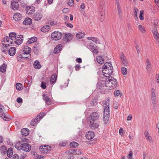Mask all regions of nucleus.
Masks as SVG:
<instances>
[{
  "mask_svg": "<svg viewBox=\"0 0 159 159\" xmlns=\"http://www.w3.org/2000/svg\"><path fill=\"white\" fill-rule=\"evenodd\" d=\"M106 80H101L99 79L97 84V88L101 89L104 86L107 89H111L116 88L117 84L116 80L112 77H107Z\"/></svg>",
  "mask_w": 159,
  "mask_h": 159,
  "instance_id": "f257e3e1",
  "label": "nucleus"
},
{
  "mask_svg": "<svg viewBox=\"0 0 159 159\" xmlns=\"http://www.w3.org/2000/svg\"><path fill=\"white\" fill-rule=\"evenodd\" d=\"M23 35H18L15 39V43L17 45L21 44L23 42Z\"/></svg>",
  "mask_w": 159,
  "mask_h": 159,
  "instance_id": "1a4fd4ad",
  "label": "nucleus"
},
{
  "mask_svg": "<svg viewBox=\"0 0 159 159\" xmlns=\"http://www.w3.org/2000/svg\"><path fill=\"white\" fill-rule=\"evenodd\" d=\"M7 65L5 63H3L0 66V71L2 73L5 72L6 71Z\"/></svg>",
  "mask_w": 159,
  "mask_h": 159,
  "instance_id": "58836bf2",
  "label": "nucleus"
},
{
  "mask_svg": "<svg viewBox=\"0 0 159 159\" xmlns=\"http://www.w3.org/2000/svg\"><path fill=\"white\" fill-rule=\"evenodd\" d=\"M43 17V15L40 11H37L33 15V17L35 21L40 20Z\"/></svg>",
  "mask_w": 159,
  "mask_h": 159,
  "instance_id": "9b49d317",
  "label": "nucleus"
},
{
  "mask_svg": "<svg viewBox=\"0 0 159 159\" xmlns=\"http://www.w3.org/2000/svg\"><path fill=\"white\" fill-rule=\"evenodd\" d=\"M113 72V67L111 63L109 62L105 63L102 68V72L104 76L106 77H109Z\"/></svg>",
  "mask_w": 159,
  "mask_h": 159,
  "instance_id": "7ed1b4c3",
  "label": "nucleus"
},
{
  "mask_svg": "<svg viewBox=\"0 0 159 159\" xmlns=\"http://www.w3.org/2000/svg\"><path fill=\"white\" fill-rule=\"evenodd\" d=\"M16 101L19 103H21L23 102V100L20 97H18L16 99Z\"/></svg>",
  "mask_w": 159,
  "mask_h": 159,
  "instance_id": "0e129e2a",
  "label": "nucleus"
},
{
  "mask_svg": "<svg viewBox=\"0 0 159 159\" xmlns=\"http://www.w3.org/2000/svg\"><path fill=\"white\" fill-rule=\"evenodd\" d=\"M4 39H5L6 41L8 43H10L9 44L11 45L13 44V39L10 38L8 36L4 37Z\"/></svg>",
  "mask_w": 159,
  "mask_h": 159,
  "instance_id": "49530a36",
  "label": "nucleus"
},
{
  "mask_svg": "<svg viewBox=\"0 0 159 159\" xmlns=\"http://www.w3.org/2000/svg\"><path fill=\"white\" fill-rule=\"evenodd\" d=\"M133 152L132 151L129 152V153L128 155V158L129 159H131L132 157Z\"/></svg>",
  "mask_w": 159,
  "mask_h": 159,
  "instance_id": "338daca9",
  "label": "nucleus"
},
{
  "mask_svg": "<svg viewBox=\"0 0 159 159\" xmlns=\"http://www.w3.org/2000/svg\"><path fill=\"white\" fill-rule=\"evenodd\" d=\"M156 90L154 88L151 89V99L152 102L153 104H155L157 102V97L156 94Z\"/></svg>",
  "mask_w": 159,
  "mask_h": 159,
  "instance_id": "6e6552de",
  "label": "nucleus"
},
{
  "mask_svg": "<svg viewBox=\"0 0 159 159\" xmlns=\"http://www.w3.org/2000/svg\"><path fill=\"white\" fill-rule=\"evenodd\" d=\"M154 37L157 43L159 44V34L156 28H154L152 30Z\"/></svg>",
  "mask_w": 159,
  "mask_h": 159,
  "instance_id": "6ab92c4d",
  "label": "nucleus"
},
{
  "mask_svg": "<svg viewBox=\"0 0 159 159\" xmlns=\"http://www.w3.org/2000/svg\"><path fill=\"white\" fill-rule=\"evenodd\" d=\"M134 17L135 19H138V17L137 15V13L139 11V10L136 7H134L133 10Z\"/></svg>",
  "mask_w": 159,
  "mask_h": 159,
  "instance_id": "de8ad7c7",
  "label": "nucleus"
},
{
  "mask_svg": "<svg viewBox=\"0 0 159 159\" xmlns=\"http://www.w3.org/2000/svg\"><path fill=\"white\" fill-rule=\"evenodd\" d=\"M78 143L75 142L70 143V148H71V147L72 148H76L78 147Z\"/></svg>",
  "mask_w": 159,
  "mask_h": 159,
  "instance_id": "603ef678",
  "label": "nucleus"
},
{
  "mask_svg": "<svg viewBox=\"0 0 159 159\" xmlns=\"http://www.w3.org/2000/svg\"><path fill=\"white\" fill-rule=\"evenodd\" d=\"M109 100L108 99L106 100H104L102 101V103L103 104L104 107H105V106H109Z\"/></svg>",
  "mask_w": 159,
  "mask_h": 159,
  "instance_id": "6e6d98bb",
  "label": "nucleus"
},
{
  "mask_svg": "<svg viewBox=\"0 0 159 159\" xmlns=\"http://www.w3.org/2000/svg\"><path fill=\"white\" fill-rule=\"evenodd\" d=\"M57 75L56 74L53 73L51 76L50 82L51 84H54L57 81Z\"/></svg>",
  "mask_w": 159,
  "mask_h": 159,
  "instance_id": "dca6fc26",
  "label": "nucleus"
},
{
  "mask_svg": "<svg viewBox=\"0 0 159 159\" xmlns=\"http://www.w3.org/2000/svg\"><path fill=\"white\" fill-rule=\"evenodd\" d=\"M100 7L99 9V16H101L100 19L101 21L103 22L104 20V16L105 14V7L104 3L103 2H100L99 4Z\"/></svg>",
  "mask_w": 159,
  "mask_h": 159,
  "instance_id": "20e7f679",
  "label": "nucleus"
},
{
  "mask_svg": "<svg viewBox=\"0 0 159 159\" xmlns=\"http://www.w3.org/2000/svg\"><path fill=\"white\" fill-rule=\"evenodd\" d=\"M121 72L123 75H125L127 73V70L125 67H122L121 68Z\"/></svg>",
  "mask_w": 159,
  "mask_h": 159,
  "instance_id": "13d9d810",
  "label": "nucleus"
},
{
  "mask_svg": "<svg viewBox=\"0 0 159 159\" xmlns=\"http://www.w3.org/2000/svg\"><path fill=\"white\" fill-rule=\"evenodd\" d=\"M98 99L97 98H95L92 101L91 104L92 106H94L96 105Z\"/></svg>",
  "mask_w": 159,
  "mask_h": 159,
  "instance_id": "bf43d9fd",
  "label": "nucleus"
},
{
  "mask_svg": "<svg viewBox=\"0 0 159 159\" xmlns=\"http://www.w3.org/2000/svg\"><path fill=\"white\" fill-rule=\"evenodd\" d=\"M88 48L90 50L93 54H97L98 53V51L97 49L95 48V46L93 43H90L89 45Z\"/></svg>",
  "mask_w": 159,
  "mask_h": 159,
  "instance_id": "a211bd4d",
  "label": "nucleus"
},
{
  "mask_svg": "<svg viewBox=\"0 0 159 159\" xmlns=\"http://www.w3.org/2000/svg\"><path fill=\"white\" fill-rule=\"evenodd\" d=\"M19 0H13L11 2V7L14 10H17L19 7V4L18 3Z\"/></svg>",
  "mask_w": 159,
  "mask_h": 159,
  "instance_id": "9d476101",
  "label": "nucleus"
},
{
  "mask_svg": "<svg viewBox=\"0 0 159 159\" xmlns=\"http://www.w3.org/2000/svg\"><path fill=\"white\" fill-rule=\"evenodd\" d=\"M62 48V45L61 44H58L57 45L54 49L53 53L57 54L59 53Z\"/></svg>",
  "mask_w": 159,
  "mask_h": 159,
  "instance_id": "f3484780",
  "label": "nucleus"
},
{
  "mask_svg": "<svg viewBox=\"0 0 159 159\" xmlns=\"http://www.w3.org/2000/svg\"><path fill=\"white\" fill-rule=\"evenodd\" d=\"M62 11L63 13H66L70 11V10L68 8L65 7L63 8Z\"/></svg>",
  "mask_w": 159,
  "mask_h": 159,
  "instance_id": "e2e57ef3",
  "label": "nucleus"
},
{
  "mask_svg": "<svg viewBox=\"0 0 159 159\" xmlns=\"http://www.w3.org/2000/svg\"><path fill=\"white\" fill-rule=\"evenodd\" d=\"M23 54H24L21 53L20 52H17L16 54V58L18 59L20 57L22 56Z\"/></svg>",
  "mask_w": 159,
  "mask_h": 159,
  "instance_id": "052dcab7",
  "label": "nucleus"
},
{
  "mask_svg": "<svg viewBox=\"0 0 159 159\" xmlns=\"http://www.w3.org/2000/svg\"><path fill=\"white\" fill-rule=\"evenodd\" d=\"M144 13V11L143 10L140 11L139 15V18L140 19L143 20L144 19L143 15Z\"/></svg>",
  "mask_w": 159,
  "mask_h": 159,
  "instance_id": "864d4df0",
  "label": "nucleus"
},
{
  "mask_svg": "<svg viewBox=\"0 0 159 159\" xmlns=\"http://www.w3.org/2000/svg\"><path fill=\"white\" fill-rule=\"evenodd\" d=\"M24 146H26V147L28 148V147H30V144L28 143H24L23 144H22L20 146V150H22L23 151H26V149H25V148H24Z\"/></svg>",
  "mask_w": 159,
  "mask_h": 159,
  "instance_id": "37998d69",
  "label": "nucleus"
},
{
  "mask_svg": "<svg viewBox=\"0 0 159 159\" xmlns=\"http://www.w3.org/2000/svg\"><path fill=\"white\" fill-rule=\"evenodd\" d=\"M2 44L4 46V47H2L1 50L2 52L5 54H7L8 50L9 49L8 47L11 46V45L9 44H5L2 43Z\"/></svg>",
  "mask_w": 159,
  "mask_h": 159,
  "instance_id": "2eb2a0df",
  "label": "nucleus"
},
{
  "mask_svg": "<svg viewBox=\"0 0 159 159\" xmlns=\"http://www.w3.org/2000/svg\"><path fill=\"white\" fill-rule=\"evenodd\" d=\"M120 91L119 90H117L115 91L114 95L115 97L118 96L120 93Z\"/></svg>",
  "mask_w": 159,
  "mask_h": 159,
  "instance_id": "69168bd1",
  "label": "nucleus"
},
{
  "mask_svg": "<svg viewBox=\"0 0 159 159\" xmlns=\"http://www.w3.org/2000/svg\"><path fill=\"white\" fill-rule=\"evenodd\" d=\"M82 153V152L80 151V153H78L77 149L73 148H70V155L72 154H79Z\"/></svg>",
  "mask_w": 159,
  "mask_h": 159,
  "instance_id": "ea45409f",
  "label": "nucleus"
},
{
  "mask_svg": "<svg viewBox=\"0 0 159 159\" xmlns=\"http://www.w3.org/2000/svg\"><path fill=\"white\" fill-rule=\"evenodd\" d=\"M39 49L40 48L39 43L36 45L35 46H34L32 48L34 54L36 55H38L39 54Z\"/></svg>",
  "mask_w": 159,
  "mask_h": 159,
  "instance_id": "393cba45",
  "label": "nucleus"
},
{
  "mask_svg": "<svg viewBox=\"0 0 159 159\" xmlns=\"http://www.w3.org/2000/svg\"><path fill=\"white\" fill-rule=\"evenodd\" d=\"M69 20V17L68 16H65V23L67 27H70V23L67 22Z\"/></svg>",
  "mask_w": 159,
  "mask_h": 159,
  "instance_id": "5fc2aeb1",
  "label": "nucleus"
},
{
  "mask_svg": "<svg viewBox=\"0 0 159 159\" xmlns=\"http://www.w3.org/2000/svg\"><path fill=\"white\" fill-rule=\"evenodd\" d=\"M99 114L97 112H93L89 116L88 122L89 126L92 129H95L99 126L98 120L99 118Z\"/></svg>",
  "mask_w": 159,
  "mask_h": 159,
  "instance_id": "f03ea898",
  "label": "nucleus"
},
{
  "mask_svg": "<svg viewBox=\"0 0 159 159\" xmlns=\"http://www.w3.org/2000/svg\"><path fill=\"white\" fill-rule=\"evenodd\" d=\"M8 110L5 109V107L2 104H0V113L1 114H5L7 113Z\"/></svg>",
  "mask_w": 159,
  "mask_h": 159,
  "instance_id": "c756f323",
  "label": "nucleus"
},
{
  "mask_svg": "<svg viewBox=\"0 0 159 159\" xmlns=\"http://www.w3.org/2000/svg\"><path fill=\"white\" fill-rule=\"evenodd\" d=\"M16 48L14 47H11L8 50L9 54L11 56H14L16 53Z\"/></svg>",
  "mask_w": 159,
  "mask_h": 159,
  "instance_id": "5701e85b",
  "label": "nucleus"
},
{
  "mask_svg": "<svg viewBox=\"0 0 159 159\" xmlns=\"http://www.w3.org/2000/svg\"><path fill=\"white\" fill-rule=\"evenodd\" d=\"M50 30V27L49 25H46L42 27L41 29V31L43 32H48Z\"/></svg>",
  "mask_w": 159,
  "mask_h": 159,
  "instance_id": "f704fd0d",
  "label": "nucleus"
},
{
  "mask_svg": "<svg viewBox=\"0 0 159 159\" xmlns=\"http://www.w3.org/2000/svg\"><path fill=\"white\" fill-rule=\"evenodd\" d=\"M120 56L122 64L124 66H127L128 65V63L124 54L123 52H122L121 53Z\"/></svg>",
  "mask_w": 159,
  "mask_h": 159,
  "instance_id": "4468645a",
  "label": "nucleus"
},
{
  "mask_svg": "<svg viewBox=\"0 0 159 159\" xmlns=\"http://www.w3.org/2000/svg\"><path fill=\"white\" fill-rule=\"evenodd\" d=\"M85 35L84 32H79L76 35V37L78 39H81L83 38Z\"/></svg>",
  "mask_w": 159,
  "mask_h": 159,
  "instance_id": "a18cd8bd",
  "label": "nucleus"
},
{
  "mask_svg": "<svg viewBox=\"0 0 159 159\" xmlns=\"http://www.w3.org/2000/svg\"><path fill=\"white\" fill-rule=\"evenodd\" d=\"M40 86L43 89H46L47 87L46 83L43 81L41 82Z\"/></svg>",
  "mask_w": 159,
  "mask_h": 159,
  "instance_id": "4d7b16f0",
  "label": "nucleus"
},
{
  "mask_svg": "<svg viewBox=\"0 0 159 159\" xmlns=\"http://www.w3.org/2000/svg\"><path fill=\"white\" fill-rule=\"evenodd\" d=\"M51 148L50 146L44 145L41 146L39 148V150L43 154L48 153L51 151Z\"/></svg>",
  "mask_w": 159,
  "mask_h": 159,
  "instance_id": "423d86ee",
  "label": "nucleus"
},
{
  "mask_svg": "<svg viewBox=\"0 0 159 159\" xmlns=\"http://www.w3.org/2000/svg\"><path fill=\"white\" fill-rule=\"evenodd\" d=\"M110 115H108V116H107V115H103V122L105 124H107L108 122Z\"/></svg>",
  "mask_w": 159,
  "mask_h": 159,
  "instance_id": "c03bdc74",
  "label": "nucleus"
},
{
  "mask_svg": "<svg viewBox=\"0 0 159 159\" xmlns=\"http://www.w3.org/2000/svg\"><path fill=\"white\" fill-rule=\"evenodd\" d=\"M85 136L88 140L92 139L94 136V133L92 131H89L87 133Z\"/></svg>",
  "mask_w": 159,
  "mask_h": 159,
  "instance_id": "4be33fe9",
  "label": "nucleus"
},
{
  "mask_svg": "<svg viewBox=\"0 0 159 159\" xmlns=\"http://www.w3.org/2000/svg\"><path fill=\"white\" fill-rule=\"evenodd\" d=\"M144 134L147 140L150 143L152 142V138L148 131H146L144 133Z\"/></svg>",
  "mask_w": 159,
  "mask_h": 159,
  "instance_id": "473e14b6",
  "label": "nucleus"
},
{
  "mask_svg": "<svg viewBox=\"0 0 159 159\" xmlns=\"http://www.w3.org/2000/svg\"><path fill=\"white\" fill-rule=\"evenodd\" d=\"M135 48L137 50V53L138 54H139L140 52V47L138 44H137L135 46Z\"/></svg>",
  "mask_w": 159,
  "mask_h": 159,
  "instance_id": "680f3d73",
  "label": "nucleus"
},
{
  "mask_svg": "<svg viewBox=\"0 0 159 159\" xmlns=\"http://www.w3.org/2000/svg\"><path fill=\"white\" fill-rule=\"evenodd\" d=\"M33 66L36 69H39L41 67V65L38 60L35 61L33 64Z\"/></svg>",
  "mask_w": 159,
  "mask_h": 159,
  "instance_id": "bb28decb",
  "label": "nucleus"
},
{
  "mask_svg": "<svg viewBox=\"0 0 159 159\" xmlns=\"http://www.w3.org/2000/svg\"><path fill=\"white\" fill-rule=\"evenodd\" d=\"M69 37H70V33H68L67 34L66 33L63 37V39L64 41L66 42H68L69 41Z\"/></svg>",
  "mask_w": 159,
  "mask_h": 159,
  "instance_id": "a19ab883",
  "label": "nucleus"
},
{
  "mask_svg": "<svg viewBox=\"0 0 159 159\" xmlns=\"http://www.w3.org/2000/svg\"><path fill=\"white\" fill-rule=\"evenodd\" d=\"M96 60L97 62L100 64H102L104 62V60L103 57L98 56L96 58Z\"/></svg>",
  "mask_w": 159,
  "mask_h": 159,
  "instance_id": "e433bc0d",
  "label": "nucleus"
},
{
  "mask_svg": "<svg viewBox=\"0 0 159 159\" xmlns=\"http://www.w3.org/2000/svg\"><path fill=\"white\" fill-rule=\"evenodd\" d=\"M152 67V65L148 59H146V70L150 71Z\"/></svg>",
  "mask_w": 159,
  "mask_h": 159,
  "instance_id": "c9c22d12",
  "label": "nucleus"
},
{
  "mask_svg": "<svg viewBox=\"0 0 159 159\" xmlns=\"http://www.w3.org/2000/svg\"><path fill=\"white\" fill-rule=\"evenodd\" d=\"M45 115L44 113H40L37 115L35 118L33 119L30 122V125L32 126H34Z\"/></svg>",
  "mask_w": 159,
  "mask_h": 159,
  "instance_id": "39448f33",
  "label": "nucleus"
},
{
  "mask_svg": "<svg viewBox=\"0 0 159 159\" xmlns=\"http://www.w3.org/2000/svg\"><path fill=\"white\" fill-rule=\"evenodd\" d=\"M7 150V148L5 145H2L0 147V151L1 153L3 156L6 154Z\"/></svg>",
  "mask_w": 159,
  "mask_h": 159,
  "instance_id": "c85d7f7f",
  "label": "nucleus"
},
{
  "mask_svg": "<svg viewBox=\"0 0 159 159\" xmlns=\"http://www.w3.org/2000/svg\"><path fill=\"white\" fill-rule=\"evenodd\" d=\"M35 8L32 6L27 7L25 9L26 13L29 15H32L35 12Z\"/></svg>",
  "mask_w": 159,
  "mask_h": 159,
  "instance_id": "f8f14e48",
  "label": "nucleus"
},
{
  "mask_svg": "<svg viewBox=\"0 0 159 159\" xmlns=\"http://www.w3.org/2000/svg\"><path fill=\"white\" fill-rule=\"evenodd\" d=\"M14 20L16 21H19L22 18V15L19 13H16L14 14L13 16Z\"/></svg>",
  "mask_w": 159,
  "mask_h": 159,
  "instance_id": "aec40b11",
  "label": "nucleus"
},
{
  "mask_svg": "<svg viewBox=\"0 0 159 159\" xmlns=\"http://www.w3.org/2000/svg\"><path fill=\"white\" fill-rule=\"evenodd\" d=\"M42 96L43 99L45 101L46 103H51L52 102V100L44 93L43 94Z\"/></svg>",
  "mask_w": 159,
  "mask_h": 159,
  "instance_id": "2f4dec72",
  "label": "nucleus"
},
{
  "mask_svg": "<svg viewBox=\"0 0 159 159\" xmlns=\"http://www.w3.org/2000/svg\"><path fill=\"white\" fill-rule=\"evenodd\" d=\"M19 157L18 155L17 154H15L13 156V157L11 159H19Z\"/></svg>",
  "mask_w": 159,
  "mask_h": 159,
  "instance_id": "774afa93",
  "label": "nucleus"
},
{
  "mask_svg": "<svg viewBox=\"0 0 159 159\" xmlns=\"http://www.w3.org/2000/svg\"><path fill=\"white\" fill-rule=\"evenodd\" d=\"M16 87L18 90H21L23 89L22 85L20 83H17L16 85Z\"/></svg>",
  "mask_w": 159,
  "mask_h": 159,
  "instance_id": "09e8293b",
  "label": "nucleus"
},
{
  "mask_svg": "<svg viewBox=\"0 0 159 159\" xmlns=\"http://www.w3.org/2000/svg\"><path fill=\"white\" fill-rule=\"evenodd\" d=\"M62 36L61 33L58 31H54L52 33L51 37L52 40L57 41L60 39Z\"/></svg>",
  "mask_w": 159,
  "mask_h": 159,
  "instance_id": "0eeeda50",
  "label": "nucleus"
},
{
  "mask_svg": "<svg viewBox=\"0 0 159 159\" xmlns=\"http://www.w3.org/2000/svg\"><path fill=\"white\" fill-rule=\"evenodd\" d=\"M37 38L36 37H33L28 41L26 44L28 45L32 43L37 41Z\"/></svg>",
  "mask_w": 159,
  "mask_h": 159,
  "instance_id": "72a5a7b5",
  "label": "nucleus"
},
{
  "mask_svg": "<svg viewBox=\"0 0 159 159\" xmlns=\"http://www.w3.org/2000/svg\"><path fill=\"white\" fill-rule=\"evenodd\" d=\"M32 23V19L29 17H27L24 20L23 23L25 25H31Z\"/></svg>",
  "mask_w": 159,
  "mask_h": 159,
  "instance_id": "a878e982",
  "label": "nucleus"
},
{
  "mask_svg": "<svg viewBox=\"0 0 159 159\" xmlns=\"http://www.w3.org/2000/svg\"><path fill=\"white\" fill-rule=\"evenodd\" d=\"M8 116H9L7 114V113L5 114H0V117L5 121H9L11 120V119Z\"/></svg>",
  "mask_w": 159,
  "mask_h": 159,
  "instance_id": "7c9ffc66",
  "label": "nucleus"
},
{
  "mask_svg": "<svg viewBox=\"0 0 159 159\" xmlns=\"http://www.w3.org/2000/svg\"><path fill=\"white\" fill-rule=\"evenodd\" d=\"M88 39L89 40H92L97 43H100L99 39L96 37H89L88 38Z\"/></svg>",
  "mask_w": 159,
  "mask_h": 159,
  "instance_id": "79ce46f5",
  "label": "nucleus"
},
{
  "mask_svg": "<svg viewBox=\"0 0 159 159\" xmlns=\"http://www.w3.org/2000/svg\"><path fill=\"white\" fill-rule=\"evenodd\" d=\"M21 51L23 52L22 54H29L30 56V53L31 51V49L27 46H25L22 47Z\"/></svg>",
  "mask_w": 159,
  "mask_h": 159,
  "instance_id": "ddd939ff",
  "label": "nucleus"
},
{
  "mask_svg": "<svg viewBox=\"0 0 159 159\" xmlns=\"http://www.w3.org/2000/svg\"><path fill=\"white\" fill-rule=\"evenodd\" d=\"M138 28L140 31L142 33H144L146 31L145 27L143 25H139L138 26Z\"/></svg>",
  "mask_w": 159,
  "mask_h": 159,
  "instance_id": "8fccbe9b",
  "label": "nucleus"
},
{
  "mask_svg": "<svg viewBox=\"0 0 159 159\" xmlns=\"http://www.w3.org/2000/svg\"><path fill=\"white\" fill-rule=\"evenodd\" d=\"M7 155L8 157H12L13 153V150L12 148L11 147L8 148L6 151Z\"/></svg>",
  "mask_w": 159,
  "mask_h": 159,
  "instance_id": "cd10ccee",
  "label": "nucleus"
},
{
  "mask_svg": "<svg viewBox=\"0 0 159 159\" xmlns=\"http://www.w3.org/2000/svg\"><path fill=\"white\" fill-rule=\"evenodd\" d=\"M17 35L16 34L15 32H10L9 34V36L10 38H14L15 39V38L16 37Z\"/></svg>",
  "mask_w": 159,
  "mask_h": 159,
  "instance_id": "3c124183",
  "label": "nucleus"
},
{
  "mask_svg": "<svg viewBox=\"0 0 159 159\" xmlns=\"http://www.w3.org/2000/svg\"><path fill=\"white\" fill-rule=\"evenodd\" d=\"M103 115H107V116L110 115V111L109 106H105V107L104 109Z\"/></svg>",
  "mask_w": 159,
  "mask_h": 159,
  "instance_id": "4c0bfd02",
  "label": "nucleus"
},
{
  "mask_svg": "<svg viewBox=\"0 0 159 159\" xmlns=\"http://www.w3.org/2000/svg\"><path fill=\"white\" fill-rule=\"evenodd\" d=\"M116 5L119 16L120 18H121L122 17L123 14L121 7L119 1L117 2Z\"/></svg>",
  "mask_w": 159,
  "mask_h": 159,
  "instance_id": "412c9836",
  "label": "nucleus"
},
{
  "mask_svg": "<svg viewBox=\"0 0 159 159\" xmlns=\"http://www.w3.org/2000/svg\"><path fill=\"white\" fill-rule=\"evenodd\" d=\"M21 133L23 136H27L29 134L30 130L27 128H23L21 129Z\"/></svg>",
  "mask_w": 159,
  "mask_h": 159,
  "instance_id": "b1692460",
  "label": "nucleus"
}]
</instances>
